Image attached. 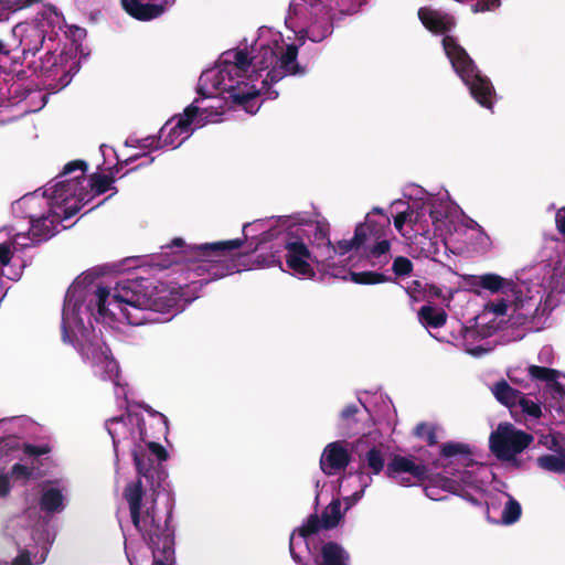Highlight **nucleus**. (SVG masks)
<instances>
[{"mask_svg": "<svg viewBox=\"0 0 565 565\" xmlns=\"http://www.w3.org/2000/svg\"><path fill=\"white\" fill-rule=\"evenodd\" d=\"M180 301L179 292L170 289L166 284L151 278L137 277L122 279L110 290L107 287H97L94 299L87 308L95 310L98 317L105 319L115 317L109 306L118 309L122 318L131 326H142L149 322H163L170 318L160 319L157 315H171Z\"/></svg>", "mask_w": 565, "mask_h": 565, "instance_id": "nucleus-1", "label": "nucleus"}, {"mask_svg": "<svg viewBox=\"0 0 565 565\" xmlns=\"http://www.w3.org/2000/svg\"><path fill=\"white\" fill-rule=\"evenodd\" d=\"M124 497L129 504L131 522L151 550L152 565H175L174 526L171 525L173 507L164 515L158 513L156 500L142 510L143 489L141 480L128 483Z\"/></svg>", "mask_w": 565, "mask_h": 565, "instance_id": "nucleus-2", "label": "nucleus"}, {"mask_svg": "<svg viewBox=\"0 0 565 565\" xmlns=\"http://www.w3.org/2000/svg\"><path fill=\"white\" fill-rule=\"evenodd\" d=\"M246 239L247 235H244V238L193 245L184 254L194 263L193 270L199 276L207 275L203 279L207 284L239 271L237 262L230 253L241 248Z\"/></svg>", "mask_w": 565, "mask_h": 565, "instance_id": "nucleus-3", "label": "nucleus"}, {"mask_svg": "<svg viewBox=\"0 0 565 565\" xmlns=\"http://www.w3.org/2000/svg\"><path fill=\"white\" fill-rule=\"evenodd\" d=\"M443 47L455 72L469 87L471 96L484 108L492 107L494 88L487 76L481 75L467 51L451 35H445Z\"/></svg>", "mask_w": 565, "mask_h": 565, "instance_id": "nucleus-4", "label": "nucleus"}, {"mask_svg": "<svg viewBox=\"0 0 565 565\" xmlns=\"http://www.w3.org/2000/svg\"><path fill=\"white\" fill-rule=\"evenodd\" d=\"M534 440L533 435L518 429L511 423H500L490 434L489 448L502 461H514L518 454L526 449Z\"/></svg>", "mask_w": 565, "mask_h": 565, "instance_id": "nucleus-5", "label": "nucleus"}, {"mask_svg": "<svg viewBox=\"0 0 565 565\" xmlns=\"http://www.w3.org/2000/svg\"><path fill=\"white\" fill-rule=\"evenodd\" d=\"M128 424L137 425L140 441L146 443L149 451L151 455L156 456L159 462L168 459L169 455L166 448L157 441L149 440L150 438H159L161 435H159L158 431L157 434H148L145 427V418L140 414L131 413L129 411L120 416L111 417L106 422V428L108 434L111 436L115 448L117 447L121 435L124 438H126V433L132 435V430L127 429Z\"/></svg>", "mask_w": 565, "mask_h": 565, "instance_id": "nucleus-6", "label": "nucleus"}, {"mask_svg": "<svg viewBox=\"0 0 565 565\" xmlns=\"http://www.w3.org/2000/svg\"><path fill=\"white\" fill-rule=\"evenodd\" d=\"M360 228L363 234L361 248L364 249L365 256L370 259L384 257L383 263L386 264L391 249V242L387 238V234L391 232L390 217L383 215L382 218L374 220L371 214H367L365 222L358 224L354 231Z\"/></svg>", "mask_w": 565, "mask_h": 565, "instance_id": "nucleus-7", "label": "nucleus"}, {"mask_svg": "<svg viewBox=\"0 0 565 565\" xmlns=\"http://www.w3.org/2000/svg\"><path fill=\"white\" fill-rule=\"evenodd\" d=\"M218 85L222 90L228 94L235 105L243 106L248 110V103L259 95L254 86H248L246 75L239 70H232L231 64L221 60L218 70Z\"/></svg>", "mask_w": 565, "mask_h": 565, "instance_id": "nucleus-8", "label": "nucleus"}, {"mask_svg": "<svg viewBox=\"0 0 565 565\" xmlns=\"http://www.w3.org/2000/svg\"><path fill=\"white\" fill-rule=\"evenodd\" d=\"M205 110L201 113L200 108L193 104L185 107L183 115L179 117L177 124L172 126L166 134L169 127L167 122L160 129L159 140L162 141V146H171L173 148L179 147L185 139H188L193 131L191 125L196 120L198 127H202L209 121H217V119H210L209 115H205Z\"/></svg>", "mask_w": 565, "mask_h": 565, "instance_id": "nucleus-9", "label": "nucleus"}, {"mask_svg": "<svg viewBox=\"0 0 565 565\" xmlns=\"http://www.w3.org/2000/svg\"><path fill=\"white\" fill-rule=\"evenodd\" d=\"M280 243L286 252L285 259L288 268L295 275L313 278L316 273L311 263L315 258L302 238L292 232H286L281 235Z\"/></svg>", "mask_w": 565, "mask_h": 565, "instance_id": "nucleus-10", "label": "nucleus"}, {"mask_svg": "<svg viewBox=\"0 0 565 565\" xmlns=\"http://www.w3.org/2000/svg\"><path fill=\"white\" fill-rule=\"evenodd\" d=\"M386 476L402 486L411 487L428 479V468L413 458L395 455L386 466Z\"/></svg>", "mask_w": 565, "mask_h": 565, "instance_id": "nucleus-11", "label": "nucleus"}, {"mask_svg": "<svg viewBox=\"0 0 565 565\" xmlns=\"http://www.w3.org/2000/svg\"><path fill=\"white\" fill-rule=\"evenodd\" d=\"M76 170L81 171L79 175L58 181L53 185L52 199L56 201H67L68 198H78L79 202L84 201V196L87 195V193L84 192L82 183L85 181L87 163L84 160H73L64 166L60 177L71 174Z\"/></svg>", "mask_w": 565, "mask_h": 565, "instance_id": "nucleus-12", "label": "nucleus"}, {"mask_svg": "<svg viewBox=\"0 0 565 565\" xmlns=\"http://www.w3.org/2000/svg\"><path fill=\"white\" fill-rule=\"evenodd\" d=\"M297 55L296 44H288L285 51L279 56L277 55V64L268 71L266 78L262 82L263 87L268 88L270 98L278 96V92L269 90L273 84L278 83L287 75H303L306 73V68L298 63Z\"/></svg>", "mask_w": 565, "mask_h": 565, "instance_id": "nucleus-13", "label": "nucleus"}, {"mask_svg": "<svg viewBox=\"0 0 565 565\" xmlns=\"http://www.w3.org/2000/svg\"><path fill=\"white\" fill-rule=\"evenodd\" d=\"M347 440L329 443L322 450L319 466L321 471L330 477L344 471L352 460Z\"/></svg>", "mask_w": 565, "mask_h": 565, "instance_id": "nucleus-14", "label": "nucleus"}, {"mask_svg": "<svg viewBox=\"0 0 565 565\" xmlns=\"http://www.w3.org/2000/svg\"><path fill=\"white\" fill-rule=\"evenodd\" d=\"M124 11L138 21H151L163 15L175 0H120Z\"/></svg>", "mask_w": 565, "mask_h": 565, "instance_id": "nucleus-15", "label": "nucleus"}, {"mask_svg": "<svg viewBox=\"0 0 565 565\" xmlns=\"http://www.w3.org/2000/svg\"><path fill=\"white\" fill-rule=\"evenodd\" d=\"M19 31L20 46L24 57L34 56L43 46L45 41V30L38 23L19 24L13 30Z\"/></svg>", "mask_w": 565, "mask_h": 565, "instance_id": "nucleus-16", "label": "nucleus"}, {"mask_svg": "<svg viewBox=\"0 0 565 565\" xmlns=\"http://www.w3.org/2000/svg\"><path fill=\"white\" fill-rule=\"evenodd\" d=\"M418 18L423 25L433 33L445 34L455 25V18L449 13H441L430 8H420Z\"/></svg>", "mask_w": 565, "mask_h": 565, "instance_id": "nucleus-17", "label": "nucleus"}, {"mask_svg": "<svg viewBox=\"0 0 565 565\" xmlns=\"http://www.w3.org/2000/svg\"><path fill=\"white\" fill-rule=\"evenodd\" d=\"M315 17L306 30L307 36L312 42H321L333 31V19L331 10L327 6H321L320 11L311 12Z\"/></svg>", "mask_w": 565, "mask_h": 565, "instance_id": "nucleus-18", "label": "nucleus"}, {"mask_svg": "<svg viewBox=\"0 0 565 565\" xmlns=\"http://www.w3.org/2000/svg\"><path fill=\"white\" fill-rule=\"evenodd\" d=\"M319 565H350L349 552L337 542H327L321 546Z\"/></svg>", "mask_w": 565, "mask_h": 565, "instance_id": "nucleus-19", "label": "nucleus"}, {"mask_svg": "<svg viewBox=\"0 0 565 565\" xmlns=\"http://www.w3.org/2000/svg\"><path fill=\"white\" fill-rule=\"evenodd\" d=\"M29 234L34 243H41L54 236L56 221L50 215L31 217Z\"/></svg>", "mask_w": 565, "mask_h": 565, "instance_id": "nucleus-20", "label": "nucleus"}, {"mask_svg": "<svg viewBox=\"0 0 565 565\" xmlns=\"http://www.w3.org/2000/svg\"><path fill=\"white\" fill-rule=\"evenodd\" d=\"M321 529H323L322 525V519L318 516V514H310L306 522L298 529H296L292 534L290 535V542H289V552L291 555V558L299 565H305L302 557L295 552L294 548V535L297 532L299 536L307 539L310 535H313L318 533Z\"/></svg>", "mask_w": 565, "mask_h": 565, "instance_id": "nucleus-21", "label": "nucleus"}, {"mask_svg": "<svg viewBox=\"0 0 565 565\" xmlns=\"http://www.w3.org/2000/svg\"><path fill=\"white\" fill-rule=\"evenodd\" d=\"M492 393L498 402L513 409L518 407V399L523 392L512 387L507 381L501 380L493 385Z\"/></svg>", "mask_w": 565, "mask_h": 565, "instance_id": "nucleus-22", "label": "nucleus"}, {"mask_svg": "<svg viewBox=\"0 0 565 565\" xmlns=\"http://www.w3.org/2000/svg\"><path fill=\"white\" fill-rule=\"evenodd\" d=\"M439 455L443 458H454L458 457L462 460L465 466H469L472 461L471 459V448L468 444L458 443V441H448L440 446Z\"/></svg>", "mask_w": 565, "mask_h": 565, "instance_id": "nucleus-23", "label": "nucleus"}, {"mask_svg": "<svg viewBox=\"0 0 565 565\" xmlns=\"http://www.w3.org/2000/svg\"><path fill=\"white\" fill-rule=\"evenodd\" d=\"M419 321L434 329L441 328L446 324L447 313L444 309H435L433 306H423L418 311Z\"/></svg>", "mask_w": 565, "mask_h": 565, "instance_id": "nucleus-24", "label": "nucleus"}, {"mask_svg": "<svg viewBox=\"0 0 565 565\" xmlns=\"http://www.w3.org/2000/svg\"><path fill=\"white\" fill-rule=\"evenodd\" d=\"M221 60L231 64L232 70H239L245 75L249 67L253 66V57H249L245 50L226 51L222 54Z\"/></svg>", "mask_w": 565, "mask_h": 565, "instance_id": "nucleus-25", "label": "nucleus"}, {"mask_svg": "<svg viewBox=\"0 0 565 565\" xmlns=\"http://www.w3.org/2000/svg\"><path fill=\"white\" fill-rule=\"evenodd\" d=\"M23 452L32 458V461L35 462V466H39L41 469L49 470L52 460L50 457H45L40 459V457L49 455L52 451V447L49 444L42 445H32V444H23L22 445Z\"/></svg>", "mask_w": 565, "mask_h": 565, "instance_id": "nucleus-26", "label": "nucleus"}, {"mask_svg": "<svg viewBox=\"0 0 565 565\" xmlns=\"http://www.w3.org/2000/svg\"><path fill=\"white\" fill-rule=\"evenodd\" d=\"M84 355L92 361L93 364L106 363V366L115 365V361L109 358L111 351L105 344L89 343L83 349Z\"/></svg>", "mask_w": 565, "mask_h": 565, "instance_id": "nucleus-27", "label": "nucleus"}, {"mask_svg": "<svg viewBox=\"0 0 565 565\" xmlns=\"http://www.w3.org/2000/svg\"><path fill=\"white\" fill-rule=\"evenodd\" d=\"M132 458L136 466V470L139 476L145 477L146 479H153L154 468L153 461L148 456L146 450L140 446L136 447L132 450Z\"/></svg>", "mask_w": 565, "mask_h": 565, "instance_id": "nucleus-28", "label": "nucleus"}, {"mask_svg": "<svg viewBox=\"0 0 565 565\" xmlns=\"http://www.w3.org/2000/svg\"><path fill=\"white\" fill-rule=\"evenodd\" d=\"M277 51L274 46L262 45L258 52L252 56L253 66L259 70H270L277 64Z\"/></svg>", "mask_w": 565, "mask_h": 565, "instance_id": "nucleus-29", "label": "nucleus"}, {"mask_svg": "<svg viewBox=\"0 0 565 565\" xmlns=\"http://www.w3.org/2000/svg\"><path fill=\"white\" fill-rule=\"evenodd\" d=\"M362 236L361 228L359 231H354V235L351 239H341L334 245L330 239H328V243H326L329 250H331L333 254L339 255H345L347 253L355 249L361 248L362 243Z\"/></svg>", "mask_w": 565, "mask_h": 565, "instance_id": "nucleus-30", "label": "nucleus"}, {"mask_svg": "<svg viewBox=\"0 0 565 565\" xmlns=\"http://www.w3.org/2000/svg\"><path fill=\"white\" fill-rule=\"evenodd\" d=\"M41 510L45 512H56L63 507V494L56 488L45 490L40 499Z\"/></svg>", "mask_w": 565, "mask_h": 565, "instance_id": "nucleus-31", "label": "nucleus"}, {"mask_svg": "<svg viewBox=\"0 0 565 565\" xmlns=\"http://www.w3.org/2000/svg\"><path fill=\"white\" fill-rule=\"evenodd\" d=\"M472 285L480 286L491 292H499L505 285H509V282L500 275L484 274L481 276H475Z\"/></svg>", "mask_w": 565, "mask_h": 565, "instance_id": "nucleus-32", "label": "nucleus"}, {"mask_svg": "<svg viewBox=\"0 0 565 565\" xmlns=\"http://www.w3.org/2000/svg\"><path fill=\"white\" fill-rule=\"evenodd\" d=\"M10 475L14 479L30 480L32 478H41L46 475V469H41L39 466H35L34 461H31V467L14 463L11 467Z\"/></svg>", "mask_w": 565, "mask_h": 565, "instance_id": "nucleus-33", "label": "nucleus"}, {"mask_svg": "<svg viewBox=\"0 0 565 565\" xmlns=\"http://www.w3.org/2000/svg\"><path fill=\"white\" fill-rule=\"evenodd\" d=\"M536 461L537 466L544 470L565 473V451L559 455H543Z\"/></svg>", "mask_w": 565, "mask_h": 565, "instance_id": "nucleus-34", "label": "nucleus"}, {"mask_svg": "<svg viewBox=\"0 0 565 565\" xmlns=\"http://www.w3.org/2000/svg\"><path fill=\"white\" fill-rule=\"evenodd\" d=\"M341 518V502L338 499L332 500L321 514L323 529L331 530L335 527Z\"/></svg>", "mask_w": 565, "mask_h": 565, "instance_id": "nucleus-35", "label": "nucleus"}, {"mask_svg": "<svg viewBox=\"0 0 565 565\" xmlns=\"http://www.w3.org/2000/svg\"><path fill=\"white\" fill-rule=\"evenodd\" d=\"M350 278L354 284L359 285H376L391 279L388 276L375 271H350Z\"/></svg>", "mask_w": 565, "mask_h": 565, "instance_id": "nucleus-36", "label": "nucleus"}, {"mask_svg": "<svg viewBox=\"0 0 565 565\" xmlns=\"http://www.w3.org/2000/svg\"><path fill=\"white\" fill-rule=\"evenodd\" d=\"M508 498L501 514V523L510 525L519 521L522 514V508L513 497L508 494Z\"/></svg>", "mask_w": 565, "mask_h": 565, "instance_id": "nucleus-37", "label": "nucleus"}, {"mask_svg": "<svg viewBox=\"0 0 565 565\" xmlns=\"http://www.w3.org/2000/svg\"><path fill=\"white\" fill-rule=\"evenodd\" d=\"M414 436L423 439L428 446H435L438 443L437 427L434 424L422 422L414 428Z\"/></svg>", "mask_w": 565, "mask_h": 565, "instance_id": "nucleus-38", "label": "nucleus"}, {"mask_svg": "<svg viewBox=\"0 0 565 565\" xmlns=\"http://www.w3.org/2000/svg\"><path fill=\"white\" fill-rule=\"evenodd\" d=\"M365 462L371 473L379 475L385 465L383 454L376 447H372L365 455Z\"/></svg>", "mask_w": 565, "mask_h": 565, "instance_id": "nucleus-39", "label": "nucleus"}, {"mask_svg": "<svg viewBox=\"0 0 565 565\" xmlns=\"http://www.w3.org/2000/svg\"><path fill=\"white\" fill-rule=\"evenodd\" d=\"M527 370L532 379L546 382L548 385L552 382H555V380H557L559 375V372L557 370L548 369L545 366L530 365Z\"/></svg>", "mask_w": 565, "mask_h": 565, "instance_id": "nucleus-40", "label": "nucleus"}, {"mask_svg": "<svg viewBox=\"0 0 565 565\" xmlns=\"http://www.w3.org/2000/svg\"><path fill=\"white\" fill-rule=\"evenodd\" d=\"M114 182V177L100 173H93L89 178V185L95 194L106 193Z\"/></svg>", "mask_w": 565, "mask_h": 565, "instance_id": "nucleus-41", "label": "nucleus"}, {"mask_svg": "<svg viewBox=\"0 0 565 565\" xmlns=\"http://www.w3.org/2000/svg\"><path fill=\"white\" fill-rule=\"evenodd\" d=\"M518 407L521 408L523 414H526L527 416L535 419H539L542 416L541 405L534 401L529 399L524 393H522L521 397L518 399Z\"/></svg>", "mask_w": 565, "mask_h": 565, "instance_id": "nucleus-42", "label": "nucleus"}, {"mask_svg": "<svg viewBox=\"0 0 565 565\" xmlns=\"http://www.w3.org/2000/svg\"><path fill=\"white\" fill-rule=\"evenodd\" d=\"M138 406L147 412L150 416L157 418L158 433L163 437H167L169 433V422L166 415L162 413L154 411L150 405L146 403H139Z\"/></svg>", "mask_w": 565, "mask_h": 565, "instance_id": "nucleus-43", "label": "nucleus"}, {"mask_svg": "<svg viewBox=\"0 0 565 565\" xmlns=\"http://www.w3.org/2000/svg\"><path fill=\"white\" fill-rule=\"evenodd\" d=\"M58 56L52 52H47L41 61V72L46 76L57 75L60 66Z\"/></svg>", "mask_w": 565, "mask_h": 565, "instance_id": "nucleus-44", "label": "nucleus"}, {"mask_svg": "<svg viewBox=\"0 0 565 565\" xmlns=\"http://www.w3.org/2000/svg\"><path fill=\"white\" fill-rule=\"evenodd\" d=\"M392 270L396 276H406L413 271V263L404 256H398L394 259Z\"/></svg>", "mask_w": 565, "mask_h": 565, "instance_id": "nucleus-45", "label": "nucleus"}, {"mask_svg": "<svg viewBox=\"0 0 565 565\" xmlns=\"http://www.w3.org/2000/svg\"><path fill=\"white\" fill-rule=\"evenodd\" d=\"M414 215H415V212L413 210H411L409 207L407 209V211L398 213L394 217V226H395V228L398 232H401L403 230L404 224L406 222H409V223L417 222V215L415 217H414Z\"/></svg>", "mask_w": 565, "mask_h": 565, "instance_id": "nucleus-46", "label": "nucleus"}, {"mask_svg": "<svg viewBox=\"0 0 565 565\" xmlns=\"http://www.w3.org/2000/svg\"><path fill=\"white\" fill-rule=\"evenodd\" d=\"M500 3V0H478L472 4L471 9L475 13L486 12L498 8Z\"/></svg>", "mask_w": 565, "mask_h": 565, "instance_id": "nucleus-47", "label": "nucleus"}, {"mask_svg": "<svg viewBox=\"0 0 565 565\" xmlns=\"http://www.w3.org/2000/svg\"><path fill=\"white\" fill-rule=\"evenodd\" d=\"M142 157L145 158V161L140 162L138 166H136L135 168L128 170L126 173H129V172H132V171H136L140 168H143V167H148L150 166L153 161H154V158L153 157H148L146 154H142ZM139 158H141L140 154H135V156H131L129 157L128 159H126L122 163L125 166L129 164V163H132L134 161L138 160Z\"/></svg>", "mask_w": 565, "mask_h": 565, "instance_id": "nucleus-48", "label": "nucleus"}, {"mask_svg": "<svg viewBox=\"0 0 565 565\" xmlns=\"http://www.w3.org/2000/svg\"><path fill=\"white\" fill-rule=\"evenodd\" d=\"M12 258V252L8 244H0V265L7 266L10 264Z\"/></svg>", "mask_w": 565, "mask_h": 565, "instance_id": "nucleus-49", "label": "nucleus"}, {"mask_svg": "<svg viewBox=\"0 0 565 565\" xmlns=\"http://www.w3.org/2000/svg\"><path fill=\"white\" fill-rule=\"evenodd\" d=\"M11 565H32L31 554L29 551L23 550L14 557Z\"/></svg>", "mask_w": 565, "mask_h": 565, "instance_id": "nucleus-50", "label": "nucleus"}, {"mask_svg": "<svg viewBox=\"0 0 565 565\" xmlns=\"http://www.w3.org/2000/svg\"><path fill=\"white\" fill-rule=\"evenodd\" d=\"M423 292H424V296L428 297V298H441L443 297V290L438 286H435V285L426 284L423 287Z\"/></svg>", "mask_w": 565, "mask_h": 565, "instance_id": "nucleus-51", "label": "nucleus"}, {"mask_svg": "<svg viewBox=\"0 0 565 565\" xmlns=\"http://www.w3.org/2000/svg\"><path fill=\"white\" fill-rule=\"evenodd\" d=\"M70 200V198L67 199ZM65 204H67L68 201H63ZM84 205V203L82 204H72V205H65V209H64V218H71L73 216H75L79 210L82 209V206Z\"/></svg>", "mask_w": 565, "mask_h": 565, "instance_id": "nucleus-52", "label": "nucleus"}, {"mask_svg": "<svg viewBox=\"0 0 565 565\" xmlns=\"http://www.w3.org/2000/svg\"><path fill=\"white\" fill-rule=\"evenodd\" d=\"M358 412H359V408L355 404H349L342 409L340 416L343 420H349V419L353 418Z\"/></svg>", "mask_w": 565, "mask_h": 565, "instance_id": "nucleus-53", "label": "nucleus"}, {"mask_svg": "<svg viewBox=\"0 0 565 565\" xmlns=\"http://www.w3.org/2000/svg\"><path fill=\"white\" fill-rule=\"evenodd\" d=\"M10 493V479L8 475H0V497L6 498Z\"/></svg>", "mask_w": 565, "mask_h": 565, "instance_id": "nucleus-54", "label": "nucleus"}, {"mask_svg": "<svg viewBox=\"0 0 565 565\" xmlns=\"http://www.w3.org/2000/svg\"><path fill=\"white\" fill-rule=\"evenodd\" d=\"M555 222L558 232L565 235V207L557 211Z\"/></svg>", "mask_w": 565, "mask_h": 565, "instance_id": "nucleus-55", "label": "nucleus"}, {"mask_svg": "<svg viewBox=\"0 0 565 565\" xmlns=\"http://www.w3.org/2000/svg\"><path fill=\"white\" fill-rule=\"evenodd\" d=\"M315 238L326 241V243H328V239H330L329 230L326 226L318 224L315 231Z\"/></svg>", "mask_w": 565, "mask_h": 565, "instance_id": "nucleus-56", "label": "nucleus"}, {"mask_svg": "<svg viewBox=\"0 0 565 565\" xmlns=\"http://www.w3.org/2000/svg\"><path fill=\"white\" fill-rule=\"evenodd\" d=\"M548 386L559 397H562V398L565 397V386L563 384H561L559 382H557V380H555V382H552Z\"/></svg>", "mask_w": 565, "mask_h": 565, "instance_id": "nucleus-57", "label": "nucleus"}, {"mask_svg": "<svg viewBox=\"0 0 565 565\" xmlns=\"http://www.w3.org/2000/svg\"><path fill=\"white\" fill-rule=\"evenodd\" d=\"M426 495L431 500H441L443 498H438V488L436 486H427L425 487Z\"/></svg>", "mask_w": 565, "mask_h": 565, "instance_id": "nucleus-58", "label": "nucleus"}, {"mask_svg": "<svg viewBox=\"0 0 565 565\" xmlns=\"http://www.w3.org/2000/svg\"><path fill=\"white\" fill-rule=\"evenodd\" d=\"M154 142L159 143L160 142L159 138L156 139V137H147L140 141V147L148 148V147H151ZM161 146L157 145L154 148L158 149Z\"/></svg>", "mask_w": 565, "mask_h": 565, "instance_id": "nucleus-59", "label": "nucleus"}, {"mask_svg": "<svg viewBox=\"0 0 565 565\" xmlns=\"http://www.w3.org/2000/svg\"><path fill=\"white\" fill-rule=\"evenodd\" d=\"M422 288V282L418 280H414L412 285L408 287L407 292L411 295L412 298L417 300L418 298L415 296V292L418 291Z\"/></svg>", "mask_w": 565, "mask_h": 565, "instance_id": "nucleus-60", "label": "nucleus"}, {"mask_svg": "<svg viewBox=\"0 0 565 565\" xmlns=\"http://www.w3.org/2000/svg\"><path fill=\"white\" fill-rule=\"evenodd\" d=\"M311 9V12L320 11L321 6H324L322 0H303Z\"/></svg>", "mask_w": 565, "mask_h": 565, "instance_id": "nucleus-61", "label": "nucleus"}, {"mask_svg": "<svg viewBox=\"0 0 565 565\" xmlns=\"http://www.w3.org/2000/svg\"><path fill=\"white\" fill-rule=\"evenodd\" d=\"M440 482H441V489L443 490L451 491L452 488L456 487L455 482L451 479H448V478H443L440 480Z\"/></svg>", "mask_w": 565, "mask_h": 565, "instance_id": "nucleus-62", "label": "nucleus"}, {"mask_svg": "<svg viewBox=\"0 0 565 565\" xmlns=\"http://www.w3.org/2000/svg\"><path fill=\"white\" fill-rule=\"evenodd\" d=\"M10 52L8 45L0 39V56H8Z\"/></svg>", "mask_w": 565, "mask_h": 565, "instance_id": "nucleus-63", "label": "nucleus"}, {"mask_svg": "<svg viewBox=\"0 0 565 565\" xmlns=\"http://www.w3.org/2000/svg\"><path fill=\"white\" fill-rule=\"evenodd\" d=\"M60 81H61L62 86H66L71 82L70 73L66 71H63Z\"/></svg>", "mask_w": 565, "mask_h": 565, "instance_id": "nucleus-64", "label": "nucleus"}]
</instances>
